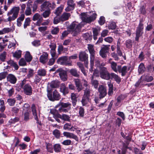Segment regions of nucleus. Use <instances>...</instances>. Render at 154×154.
Segmentation results:
<instances>
[{
    "label": "nucleus",
    "mask_w": 154,
    "mask_h": 154,
    "mask_svg": "<svg viewBox=\"0 0 154 154\" xmlns=\"http://www.w3.org/2000/svg\"><path fill=\"white\" fill-rule=\"evenodd\" d=\"M81 27L80 24L76 22H73L69 26V29L72 32L73 35L75 36L80 32Z\"/></svg>",
    "instance_id": "f257e3e1"
},
{
    "label": "nucleus",
    "mask_w": 154,
    "mask_h": 154,
    "mask_svg": "<svg viewBox=\"0 0 154 154\" xmlns=\"http://www.w3.org/2000/svg\"><path fill=\"white\" fill-rule=\"evenodd\" d=\"M55 7V4L54 2L51 3L49 1H45L41 5L40 10L41 12H42L49 9L50 8H54Z\"/></svg>",
    "instance_id": "f03ea898"
},
{
    "label": "nucleus",
    "mask_w": 154,
    "mask_h": 154,
    "mask_svg": "<svg viewBox=\"0 0 154 154\" xmlns=\"http://www.w3.org/2000/svg\"><path fill=\"white\" fill-rule=\"evenodd\" d=\"M47 96L49 99L52 101L59 100L60 98V95L56 90H54L52 94L51 92H48Z\"/></svg>",
    "instance_id": "7ed1b4c3"
},
{
    "label": "nucleus",
    "mask_w": 154,
    "mask_h": 154,
    "mask_svg": "<svg viewBox=\"0 0 154 154\" xmlns=\"http://www.w3.org/2000/svg\"><path fill=\"white\" fill-rule=\"evenodd\" d=\"M100 75L102 79H105L108 80L110 78L111 73L110 74L107 70L106 68L104 67L100 68Z\"/></svg>",
    "instance_id": "20e7f679"
},
{
    "label": "nucleus",
    "mask_w": 154,
    "mask_h": 154,
    "mask_svg": "<svg viewBox=\"0 0 154 154\" xmlns=\"http://www.w3.org/2000/svg\"><path fill=\"white\" fill-rule=\"evenodd\" d=\"M97 15L94 14L92 16H89L85 13L82 14L81 18L85 22L89 23L94 20L96 18Z\"/></svg>",
    "instance_id": "39448f33"
},
{
    "label": "nucleus",
    "mask_w": 154,
    "mask_h": 154,
    "mask_svg": "<svg viewBox=\"0 0 154 154\" xmlns=\"http://www.w3.org/2000/svg\"><path fill=\"white\" fill-rule=\"evenodd\" d=\"M56 73H59L61 79L63 81H66L67 79L66 72L61 68H59L55 72Z\"/></svg>",
    "instance_id": "423d86ee"
},
{
    "label": "nucleus",
    "mask_w": 154,
    "mask_h": 154,
    "mask_svg": "<svg viewBox=\"0 0 154 154\" xmlns=\"http://www.w3.org/2000/svg\"><path fill=\"white\" fill-rule=\"evenodd\" d=\"M32 20L34 21H37L36 25L39 26L43 21V18L42 16L39 14L37 13L35 14L33 16Z\"/></svg>",
    "instance_id": "0eeeda50"
},
{
    "label": "nucleus",
    "mask_w": 154,
    "mask_h": 154,
    "mask_svg": "<svg viewBox=\"0 0 154 154\" xmlns=\"http://www.w3.org/2000/svg\"><path fill=\"white\" fill-rule=\"evenodd\" d=\"M68 58L67 56H63L59 58L57 60V62L61 65L71 66V63L67 62Z\"/></svg>",
    "instance_id": "6e6552de"
},
{
    "label": "nucleus",
    "mask_w": 154,
    "mask_h": 154,
    "mask_svg": "<svg viewBox=\"0 0 154 154\" xmlns=\"http://www.w3.org/2000/svg\"><path fill=\"white\" fill-rule=\"evenodd\" d=\"M98 91L100 98L104 97L107 94L106 88L103 85H100L99 86Z\"/></svg>",
    "instance_id": "1a4fd4ad"
},
{
    "label": "nucleus",
    "mask_w": 154,
    "mask_h": 154,
    "mask_svg": "<svg viewBox=\"0 0 154 154\" xmlns=\"http://www.w3.org/2000/svg\"><path fill=\"white\" fill-rule=\"evenodd\" d=\"M110 45H103L100 52V55L103 58H105L106 56V53L108 52Z\"/></svg>",
    "instance_id": "9d476101"
},
{
    "label": "nucleus",
    "mask_w": 154,
    "mask_h": 154,
    "mask_svg": "<svg viewBox=\"0 0 154 154\" xmlns=\"http://www.w3.org/2000/svg\"><path fill=\"white\" fill-rule=\"evenodd\" d=\"M88 48L90 54V59L91 60V62H92L93 60H94L95 51L93 45L88 44Z\"/></svg>",
    "instance_id": "9b49d317"
},
{
    "label": "nucleus",
    "mask_w": 154,
    "mask_h": 154,
    "mask_svg": "<svg viewBox=\"0 0 154 154\" xmlns=\"http://www.w3.org/2000/svg\"><path fill=\"white\" fill-rule=\"evenodd\" d=\"M48 54L47 52H43L39 58V61L41 63L44 64L48 60Z\"/></svg>",
    "instance_id": "f8f14e48"
},
{
    "label": "nucleus",
    "mask_w": 154,
    "mask_h": 154,
    "mask_svg": "<svg viewBox=\"0 0 154 154\" xmlns=\"http://www.w3.org/2000/svg\"><path fill=\"white\" fill-rule=\"evenodd\" d=\"M118 71L119 73H122V76H125L126 74L128 71L130 69L129 67H128L126 66H124L122 68L120 66H118Z\"/></svg>",
    "instance_id": "ddd939ff"
},
{
    "label": "nucleus",
    "mask_w": 154,
    "mask_h": 154,
    "mask_svg": "<svg viewBox=\"0 0 154 154\" xmlns=\"http://www.w3.org/2000/svg\"><path fill=\"white\" fill-rule=\"evenodd\" d=\"M67 3L68 6L65 9L66 11H69L74 9L75 4L72 0H68Z\"/></svg>",
    "instance_id": "4468645a"
},
{
    "label": "nucleus",
    "mask_w": 154,
    "mask_h": 154,
    "mask_svg": "<svg viewBox=\"0 0 154 154\" xmlns=\"http://www.w3.org/2000/svg\"><path fill=\"white\" fill-rule=\"evenodd\" d=\"M23 90L24 92L26 95H30L32 94V89L29 85H25L24 86Z\"/></svg>",
    "instance_id": "2eb2a0df"
},
{
    "label": "nucleus",
    "mask_w": 154,
    "mask_h": 154,
    "mask_svg": "<svg viewBox=\"0 0 154 154\" xmlns=\"http://www.w3.org/2000/svg\"><path fill=\"white\" fill-rule=\"evenodd\" d=\"M63 135L67 138H72L77 141H79V139L73 133L65 132H63Z\"/></svg>",
    "instance_id": "dca6fc26"
},
{
    "label": "nucleus",
    "mask_w": 154,
    "mask_h": 154,
    "mask_svg": "<svg viewBox=\"0 0 154 154\" xmlns=\"http://www.w3.org/2000/svg\"><path fill=\"white\" fill-rule=\"evenodd\" d=\"M7 80L11 83L14 84L17 81V79L16 77L13 74H9L7 76Z\"/></svg>",
    "instance_id": "f3484780"
},
{
    "label": "nucleus",
    "mask_w": 154,
    "mask_h": 154,
    "mask_svg": "<svg viewBox=\"0 0 154 154\" xmlns=\"http://www.w3.org/2000/svg\"><path fill=\"white\" fill-rule=\"evenodd\" d=\"M19 10V7H14L8 12L7 15L8 16H10L12 14H14L18 16Z\"/></svg>",
    "instance_id": "a211bd4d"
},
{
    "label": "nucleus",
    "mask_w": 154,
    "mask_h": 154,
    "mask_svg": "<svg viewBox=\"0 0 154 154\" xmlns=\"http://www.w3.org/2000/svg\"><path fill=\"white\" fill-rule=\"evenodd\" d=\"M60 91L64 95L69 93L68 89L66 88L65 85L63 83L60 86Z\"/></svg>",
    "instance_id": "6ab92c4d"
},
{
    "label": "nucleus",
    "mask_w": 154,
    "mask_h": 154,
    "mask_svg": "<svg viewBox=\"0 0 154 154\" xmlns=\"http://www.w3.org/2000/svg\"><path fill=\"white\" fill-rule=\"evenodd\" d=\"M25 18V15L23 14H22L17 19V25L18 27L20 26L22 24V22L24 20Z\"/></svg>",
    "instance_id": "aec40b11"
},
{
    "label": "nucleus",
    "mask_w": 154,
    "mask_h": 154,
    "mask_svg": "<svg viewBox=\"0 0 154 154\" xmlns=\"http://www.w3.org/2000/svg\"><path fill=\"white\" fill-rule=\"evenodd\" d=\"M88 57V54L85 52H81L79 54V60L82 61H83L87 60Z\"/></svg>",
    "instance_id": "412c9836"
},
{
    "label": "nucleus",
    "mask_w": 154,
    "mask_h": 154,
    "mask_svg": "<svg viewBox=\"0 0 154 154\" xmlns=\"http://www.w3.org/2000/svg\"><path fill=\"white\" fill-rule=\"evenodd\" d=\"M75 84L76 85L78 91H80L83 89V87L82 85L80 83V80L78 79H75L74 80Z\"/></svg>",
    "instance_id": "4be33fe9"
},
{
    "label": "nucleus",
    "mask_w": 154,
    "mask_h": 154,
    "mask_svg": "<svg viewBox=\"0 0 154 154\" xmlns=\"http://www.w3.org/2000/svg\"><path fill=\"white\" fill-rule=\"evenodd\" d=\"M71 105L68 102L67 103H64L63 102H60L58 104H57L56 106V108L58 107H59V106H61L63 107L66 108L68 107L69 109H69L70 108V106Z\"/></svg>",
    "instance_id": "5701e85b"
},
{
    "label": "nucleus",
    "mask_w": 154,
    "mask_h": 154,
    "mask_svg": "<svg viewBox=\"0 0 154 154\" xmlns=\"http://www.w3.org/2000/svg\"><path fill=\"white\" fill-rule=\"evenodd\" d=\"M110 79H114L118 83H119L121 81V79L119 76L114 73H111L110 75Z\"/></svg>",
    "instance_id": "b1692460"
},
{
    "label": "nucleus",
    "mask_w": 154,
    "mask_h": 154,
    "mask_svg": "<svg viewBox=\"0 0 154 154\" xmlns=\"http://www.w3.org/2000/svg\"><path fill=\"white\" fill-rule=\"evenodd\" d=\"M70 16V14L69 13H63L60 17V20L61 21H64L67 20Z\"/></svg>",
    "instance_id": "393cba45"
},
{
    "label": "nucleus",
    "mask_w": 154,
    "mask_h": 154,
    "mask_svg": "<svg viewBox=\"0 0 154 154\" xmlns=\"http://www.w3.org/2000/svg\"><path fill=\"white\" fill-rule=\"evenodd\" d=\"M25 58L27 62H30L32 60V57L29 51H26L25 55Z\"/></svg>",
    "instance_id": "a878e982"
},
{
    "label": "nucleus",
    "mask_w": 154,
    "mask_h": 154,
    "mask_svg": "<svg viewBox=\"0 0 154 154\" xmlns=\"http://www.w3.org/2000/svg\"><path fill=\"white\" fill-rule=\"evenodd\" d=\"M91 83L92 85L95 88H97L99 85L98 81L94 79L93 78V76H92L91 79Z\"/></svg>",
    "instance_id": "bb28decb"
},
{
    "label": "nucleus",
    "mask_w": 154,
    "mask_h": 154,
    "mask_svg": "<svg viewBox=\"0 0 154 154\" xmlns=\"http://www.w3.org/2000/svg\"><path fill=\"white\" fill-rule=\"evenodd\" d=\"M58 117L65 121H69L70 120V117L66 114H63L62 115L59 114Z\"/></svg>",
    "instance_id": "cd10ccee"
},
{
    "label": "nucleus",
    "mask_w": 154,
    "mask_h": 154,
    "mask_svg": "<svg viewBox=\"0 0 154 154\" xmlns=\"http://www.w3.org/2000/svg\"><path fill=\"white\" fill-rule=\"evenodd\" d=\"M111 66L112 69L115 72H117L118 71V66L116 63L114 62L111 63Z\"/></svg>",
    "instance_id": "c85d7f7f"
},
{
    "label": "nucleus",
    "mask_w": 154,
    "mask_h": 154,
    "mask_svg": "<svg viewBox=\"0 0 154 154\" xmlns=\"http://www.w3.org/2000/svg\"><path fill=\"white\" fill-rule=\"evenodd\" d=\"M89 102V97L84 96L82 100V103L83 106L87 104Z\"/></svg>",
    "instance_id": "c756f323"
},
{
    "label": "nucleus",
    "mask_w": 154,
    "mask_h": 154,
    "mask_svg": "<svg viewBox=\"0 0 154 154\" xmlns=\"http://www.w3.org/2000/svg\"><path fill=\"white\" fill-rule=\"evenodd\" d=\"M8 63L11 66L14 67L15 69L17 70L18 68V66L16 63L12 60H9L8 62Z\"/></svg>",
    "instance_id": "7c9ffc66"
},
{
    "label": "nucleus",
    "mask_w": 154,
    "mask_h": 154,
    "mask_svg": "<svg viewBox=\"0 0 154 154\" xmlns=\"http://www.w3.org/2000/svg\"><path fill=\"white\" fill-rule=\"evenodd\" d=\"M59 85V83L57 81H53L51 82L50 86L52 88H56L58 87Z\"/></svg>",
    "instance_id": "2f4dec72"
},
{
    "label": "nucleus",
    "mask_w": 154,
    "mask_h": 154,
    "mask_svg": "<svg viewBox=\"0 0 154 154\" xmlns=\"http://www.w3.org/2000/svg\"><path fill=\"white\" fill-rule=\"evenodd\" d=\"M30 22L31 20L30 18L27 17L25 19L23 24V27L24 29H26L27 26H29Z\"/></svg>",
    "instance_id": "473e14b6"
},
{
    "label": "nucleus",
    "mask_w": 154,
    "mask_h": 154,
    "mask_svg": "<svg viewBox=\"0 0 154 154\" xmlns=\"http://www.w3.org/2000/svg\"><path fill=\"white\" fill-rule=\"evenodd\" d=\"M141 78L143 79L145 81L147 82H151L153 79V77L152 76L148 75L142 76Z\"/></svg>",
    "instance_id": "72a5a7b5"
},
{
    "label": "nucleus",
    "mask_w": 154,
    "mask_h": 154,
    "mask_svg": "<svg viewBox=\"0 0 154 154\" xmlns=\"http://www.w3.org/2000/svg\"><path fill=\"white\" fill-rule=\"evenodd\" d=\"M145 70V68L144 64L141 63L139 66L138 71L140 73H143Z\"/></svg>",
    "instance_id": "f704fd0d"
},
{
    "label": "nucleus",
    "mask_w": 154,
    "mask_h": 154,
    "mask_svg": "<svg viewBox=\"0 0 154 154\" xmlns=\"http://www.w3.org/2000/svg\"><path fill=\"white\" fill-rule=\"evenodd\" d=\"M63 8V6L61 5L60 7L57 8L56 10L54 13L57 15H59L62 12Z\"/></svg>",
    "instance_id": "c9c22d12"
},
{
    "label": "nucleus",
    "mask_w": 154,
    "mask_h": 154,
    "mask_svg": "<svg viewBox=\"0 0 154 154\" xmlns=\"http://www.w3.org/2000/svg\"><path fill=\"white\" fill-rule=\"evenodd\" d=\"M11 29L9 28H5L2 30H0V35H2L11 32Z\"/></svg>",
    "instance_id": "e433bc0d"
},
{
    "label": "nucleus",
    "mask_w": 154,
    "mask_h": 154,
    "mask_svg": "<svg viewBox=\"0 0 154 154\" xmlns=\"http://www.w3.org/2000/svg\"><path fill=\"white\" fill-rule=\"evenodd\" d=\"M32 112L33 115L34 116V118L36 120H38V118L37 116V114L36 112V110L35 108V107L34 104H32Z\"/></svg>",
    "instance_id": "4c0bfd02"
},
{
    "label": "nucleus",
    "mask_w": 154,
    "mask_h": 154,
    "mask_svg": "<svg viewBox=\"0 0 154 154\" xmlns=\"http://www.w3.org/2000/svg\"><path fill=\"white\" fill-rule=\"evenodd\" d=\"M42 14L43 17L46 18L48 17L51 14V10L50 9L45 10Z\"/></svg>",
    "instance_id": "58836bf2"
},
{
    "label": "nucleus",
    "mask_w": 154,
    "mask_h": 154,
    "mask_svg": "<svg viewBox=\"0 0 154 154\" xmlns=\"http://www.w3.org/2000/svg\"><path fill=\"white\" fill-rule=\"evenodd\" d=\"M71 97L73 103V105L74 106L75 105L77 101L76 95L74 93H72L71 95Z\"/></svg>",
    "instance_id": "ea45409f"
},
{
    "label": "nucleus",
    "mask_w": 154,
    "mask_h": 154,
    "mask_svg": "<svg viewBox=\"0 0 154 154\" xmlns=\"http://www.w3.org/2000/svg\"><path fill=\"white\" fill-rule=\"evenodd\" d=\"M46 74V71L44 69H40L37 72V75L40 76H44Z\"/></svg>",
    "instance_id": "a19ab883"
},
{
    "label": "nucleus",
    "mask_w": 154,
    "mask_h": 154,
    "mask_svg": "<svg viewBox=\"0 0 154 154\" xmlns=\"http://www.w3.org/2000/svg\"><path fill=\"white\" fill-rule=\"evenodd\" d=\"M70 72L71 74L74 76L76 77H79V75L76 69H72L70 70Z\"/></svg>",
    "instance_id": "79ce46f5"
},
{
    "label": "nucleus",
    "mask_w": 154,
    "mask_h": 154,
    "mask_svg": "<svg viewBox=\"0 0 154 154\" xmlns=\"http://www.w3.org/2000/svg\"><path fill=\"white\" fill-rule=\"evenodd\" d=\"M21 51L20 50L17 51L13 53V56L14 57L19 58L21 57Z\"/></svg>",
    "instance_id": "37998d69"
},
{
    "label": "nucleus",
    "mask_w": 154,
    "mask_h": 154,
    "mask_svg": "<svg viewBox=\"0 0 154 154\" xmlns=\"http://www.w3.org/2000/svg\"><path fill=\"white\" fill-rule=\"evenodd\" d=\"M73 128V127L72 126H71V124L69 123H66L65 124L63 127L64 129L65 130L74 131V130L72 129Z\"/></svg>",
    "instance_id": "c03bdc74"
},
{
    "label": "nucleus",
    "mask_w": 154,
    "mask_h": 154,
    "mask_svg": "<svg viewBox=\"0 0 154 154\" xmlns=\"http://www.w3.org/2000/svg\"><path fill=\"white\" fill-rule=\"evenodd\" d=\"M77 65L79 66V68H80L83 74L85 75H86V74L85 72V71L84 69L83 65L81 63L79 62L77 63Z\"/></svg>",
    "instance_id": "a18cd8bd"
},
{
    "label": "nucleus",
    "mask_w": 154,
    "mask_h": 154,
    "mask_svg": "<svg viewBox=\"0 0 154 154\" xmlns=\"http://www.w3.org/2000/svg\"><path fill=\"white\" fill-rule=\"evenodd\" d=\"M12 14V16H8L9 17L7 19L8 21L10 22L11 21L14 20L17 17V15L14 14Z\"/></svg>",
    "instance_id": "49530a36"
},
{
    "label": "nucleus",
    "mask_w": 154,
    "mask_h": 154,
    "mask_svg": "<svg viewBox=\"0 0 154 154\" xmlns=\"http://www.w3.org/2000/svg\"><path fill=\"white\" fill-rule=\"evenodd\" d=\"M30 112L23 111L24 116V120L26 121H28L29 119V113Z\"/></svg>",
    "instance_id": "de8ad7c7"
},
{
    "label": "nucleus",
    "mask_w": 154,
    "mask_h": 154,
    "mask_svg": "<svg viewBox=\"0 0 154 154\" xmlns=\"http://www.w3.org/2000/svg\"><path fill=\"white\" fill-rule=\"evenodd\" d=\"M15 100L13 99L10 98L7 100V102L8 104L10 106H14L15 103Z\"/></svg>",
    "instance_id": "09e8293b"
},
{
    "label": "nucleus",
    "mask_w": 154,
    "mask_h": 154,
    "mask_svg": "<svg viewBox=\"0 0 154 154\" xmlns=\"http://www.w3.org/2000/svg\"><path fill=\"white\" fill-rule=\"evenodd\" d=\"M6 53L4 51L0 54V60L2 61H4L6 58Z\"/></svg>",
    "instance_id": "8fccbe9b"
},
{
    "label": "nucleus",
    "mask_w": 154,
    "mask_h": 154,
    "mask_svg": "<svg viewBox=\"0 0 154 154\" xmlns=\"http://www.w3.org/2000/svg\"><path fill=\"white\" fill-rule=\"evenodd\" d=\"M23 111L30 112V106L27 103H25L23 108Z\"/></svg>",
    "instance_id": "3c124183"
},
{
    "label": "nucleus",
    "mask_w": 154,
    "mask_h": 154,
    "mask_svg": "<svg viewBox=\"0 0 154 154\" xmlns=\"http://www.w3.org/2000/svg\"><path fill=\"white\" fill-rule=\"evenodd\" d=\"M25 14L26 16H29L31 14L32 11L30 7H27L25 11Z\"/></svg>",
    "instance_id": "603ef678"
},
{
    "label": "nucleus",
    "mask_w": 154,
    "mask_h": 154,
    "mask_svg": "<svg viewBox=\"0 0 154 154\" xmlns=\"http://www.w3.org/2000/svg\"><path fill=\"white\" fill-rule=\"evenodd\" d=\"M8 73L7 72H3L0 73V81L5 79Z\"/></svg>",
    "instance_id": "864d4df0"
},
{
    "label": "nucleus",
    "mask_w": 154,
    "mask_h": 154,
    "mask_svg": "<svg viewBox=\"0 0 154 154\" xmlns=\"http://www.w3.org/2000/svg\"><path fill=\"white\" fill-rule=\"evenodd\" d=\"M53 134L56 138H58L60 136V132L57 129H55L53 131Z\"/></svg>",
    "instance_id": "5fc2aeb1"
},
{
    "label": "nucleus",
    "mask_w": 154,
    "mask_h": 154,
    "mask_svg": "<svg viewBox=\"0 0 154 154\" xmlns=\"http://www.w3.org/2000/svg\"><path fill=\"white\" fill-rule=\"evenodd\" d=\"M54 149L56 152L60 151L61 149L60 145L58 144H56L54 146Z\"/></svg>",
    "instance_id": "6e6d98bb"
},
{
    "label": "nucleus",
    "mask_w": 154,
    "mask_h": 154,
    "mask_svg": "<svg viewBox=\"0 0 154 154\" xmlns=\"http://www.w3.org/2000/svg\"><path fill=\"white\" fill-rule=\"evenodd\" d=\"M19 65L21 66H24L26 65V63L25 60L22 58L20 60L19 62Z\"/></svg>",
    "instance_id": "4d7b16f0"
},
{
    "label": "nucleus",
    "mask_w": 154,
    "mask_h": 154,
    "mask_svg": "<svg viewBox=\"0 0 154 154\" xmlns=\"http://www.w3.org/2000/svg\"><path fill=\"white\" fill-rule=\"evenodd\" d=\"M79 116L83 117L84 114V110L83 108L80 107L79 109Z\"/></svg>",
    "instance_id": "13d9d810"
},
{
    "label": "nucleus",
    "mask_w": 154,
    "mask_h": 154,
    "mask_svg": "<svg viewBox=\"0 0 154 154\" xmlns=\"http://www.w3.org/2000/svg\"><path fill=\"white\" fill-rule=\"evenodd\" d=\"M116 24L114 22L111 23L108 26L109 29H115L116 28Z\"/></svg>",
    "instance_id": "bf43d9fd"
},
{
    "label": "nucleus",
    "mask_w": 154,
    "mask_h": 154,
    "mask_svg": "<svg viewBox=\"0 0 154 154\" xmlns=\"http://www.w3.org/2000/svg\"><path fill=\"white\" fill-rule=\"evenodd\" d=\"M71 141L70 140H64L62 143V144L63 145L67 146L71 144Z\"/></svg>",
    "instance_id": "052dcab7"
},
{
    "label": "nucleus",
    "mask_w": 154,
    "mask_h": 154,
    "mask_svg": "<svg viewBox=\"0 0 154 154\" xmlns=\"http://www.w3.org/2000/svg\"><path fill=\"white\" fill-rule=\"evenodd\" d=\"M98 22L100 25H103L105 22V18L103 16L101 17Z\"/></svg>",
    "instance_id": "680f3d73"
},
{
    "label": "nucleus",
    "mask_w": 154,
    "mask_h": 154,
    "mask_svg": "<svg viewBox=\"0 0 154 154\" xmlns=\"http://www.w3.org/2000/svg\"><path fill=\"white\" fill-rule=\"evenodd\" d=\"M142 31L139 30H137L136 33V37L135 39L136 41H138L139 39V37L141 36V32Z\"/></svg>",
    "instance_id": "e2e57ef3"
},
{
    "label": "nucleus",
    "mask_w": 154,
    "mask_h": 154,
    "mask_svg": "<svg viewBox=\"0 0 154 154\" xmlns=\"http://www.w3.org/2000/svg\"><path fill=\"white\" fill-rule=\"evenodd\" d=\"M33 46L37 47L40 45V41L39 40H35L32 42Z\"/></svg>",
    "instance_id": "0e129e2a"
},
{
    "label": "nucleus",
    "mask_w": 154,
    "mask_h": 154,
    "mask_svg": "<svg viewBox=\"0 0 154 154\" xmlns=\"http://www.w3.org/2000/svg\"><path fill=\"white\" fill-rule=\"evenodd\" d=\"M56 58H55V57H52L49 60V61L48 63V64L50 66H51L53 65L55 61V60Z\"/></svg>",
    "instance_id": "69168bd1"
},
{
    "label": "nucleus",
    "mask_w": 154,
    "mask_h": 154,
    "mask_svg": "<svg viewBox=\"0 0 154 154\" xmlns=\"http://www.w3.org/2000/svg\"><path fill=\"white\" fill-rule=\"evenodd\" d=\"M59 107L58 110L60 112H68V109H66V108L63 107L61 106H59Z\"/></svg>",
    "instance_id": "338daca9"
},
{
    "label": "nucleus",
    "mask_w": 154,
    "mask_h": 154,
    "mask_svg": "<svg viewBox=\"0 0 154 154\" xmlns=\"http://www.w3.org/2000/svg\"><path fill=\"white\" fill-rule=\"evenodd\" d=\"M34 74V71L33 70L29 69V70L28 73L27 74V77L28 78H30L32 77Z\"/></svg>",
    "instance_id": "774afa93"
}]
</instances>
